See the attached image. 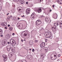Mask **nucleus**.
Wrapping results in <instances>:
<instances>
[{"label": "nucleus", "instance_id": "nucleus-1", "mask_svg": "<svg viewBox=\"0 0 62 62\" xmlns=\"http://www.w3.org/2000/svg\"><path fill=\"white\" fill-rule=\"evenodd\" d=\"M41 23V21L39 20H38L36 22V25H37L38 27L37 28L38 29L40 27V26H39Z\"/></svg>", "mask_w": 62, "mask_h": 62}, {"label": "nucleus", "instance_id": "nucleus-2", "mask_svg": "<svg viewBox=\"0 0 62 62\" xmlns=\"http://www.w3.org/2000/svg\"><path fill=\"white\" fill-rule=\"evenodd\" d=\"M29 35V32L28 31H26V33H24V34H22V37L23 39H25V37H26L27 36Z\"/></svg>", "mask_w": 62, "mask_h": 62}, {"label": "nucleus", "instance_id": "nucleus-3", "mask_svg": "<svg viewBox=\"0 0 62 62\" xmlns=\"http://www.w3.org/2000/svg\"><path fill=\"white\" fill-rule=\"evenodd\" d=\"M51 59L52 60H55L56 58V55L54 54V53L52 54L51 55Z\"/></svg>", "mask_w": 62, "mask_h": 62}, {"label": "nucleus", "instance_id": "nucleus-4", "mask_svg": "<svg viewBox=\"0 0 62 62\" xmlns=\"http://www.w3.org/2000/svg\"><path fill=\"white\" fill-rule=\"evenodd\" d=\"M10 42L11 45L13 46H14L15 45V44H16V42H15V41L11 39V40L10 41Z\"/></svg>", "mask_w": 62, "mask_h": 62}, {"label": "nucleus", "instance_id": "nucleus-5", "mask_svg": "<svg viewBox=\"0 0 62 62\" xmlns=\"http://www.w3.org/2000/svg\"><path fill=\"white\" fill-rule=\"evenodd\" d=\"M7 42H8V41L6 39H4L3 40L2 43L3 46H5V45H6Z\"/></svg>", "mask_w": 62, "mask_h": 62}, {"label": "nucleus", "instance_id": "nucleus-6", "mask_svg": "<svg viewBox=\"0 0 62 62\" xmlns=\"http://www.w3.org/2000/svg\"><path fill=\"white\" fill-rule=\"evenodd\" d=\"M17 9L18 11L19 12H22L23 10V8L21 7H18Z\"/></svg>", "mask_w": 62, "mask_h": 62}, {"label": "nucleus", "instance_id": "nucleus-7", "mask_svg": "<svg viewBox=\"0 0 62 62\" xmlns=\"http://www.w3.org/2000/svg\"><path fill=\"white\" fill-rule=\"evenodd\" d=\"M51 35H52V32H51L50 31H48L47 32V38H50Z\"/></svg>", "mask_w": 62, "mask_h": 62}, {"label": "nucleus", "instance_id": "nucleus-8", "mask_svg": "<svg viewBox=\"0 0 62 62\" xmlns=\"http://www.w3.org/2000/svg\"><path fill=\"white\" fill-rule=\"evenodd\" d=\"M26 11V14L28 15V14H29V13H30V12H29L30 11V8H28L27 9Z\"/></svg>", "mask_w": 62, "mask_h": 62}, {"label": "nucleus", "instance_id": "nucleus-9", "mask_svg": "<svg viewBox=\"0 0 62 62\" xmlns=\"http://www.w3.org/2000/svg\"><path fill=\"white\" fill-rule=\"evenodd\" d=\"M11 49V46L10 45H8L7 46V49L8 51H9Z\"/></svg>", "mask_w": 62, "mask_h": 62}, {"label": "nucleus", "instance_id": "nucleus-10", "mask_svg": "<svg viewBox=\"0 0 62 62\" xmlns=\"http://www.w3.org/2000/svg\"><path fill=\"white\" fill-rule=\"evenodd\" d=\"M4 58V59L5 60H8V56L5 54H3L2 56Z\"/></svg>", "mask_w": 62, "mask_h": 62}, {"label": "nucleus", "instance_id": "nucleus-11", "mask_svg": "<svg viewBox=\"0 0 62 62\" xmlns=\"http://www.w3.org/2000/svg\"><path fill=\"white\" fill-rule=\"evenodd\" d=\"M45 46V44L44 42L42 43L40 45V46L41 48H43Z\"/></svg>", "mask_w": 62, "mask_h": 62}, {"label": "nucleus", "instance_id": "nucleus-12", "mask_svg": "<svg viewBox=\"0 0 62 62\" xmlns=\"http://www.w3.org/2000/svg\"><path fill=\"white\" fill-rule=\"evenodd\" d=\"M23 24H20L18 25V27L20 29H22L23 28Z\"/></svg>", "mask_w": 62, "mask_h": 62}, {"label": "nucleus", "instance_id": "nucleus-13", "mask_svg": "<svg viewBox=\"0 0 62 62\" xmlns=\"http://www.w3.org/2000/svg\"><path fill=\"white\" fill-rule=\"evenodd\" d=\"M56 29L57 28H56V26H53L52 27V30L53 32H54V31H56Z\"/></svg>", "mask_w": 62, "mask_h": 62}, {"label": "nucleus", "instance_id": "nucleus-14", "mask_svg": "<svg viewBox=\"0 0 62 62\" xmlns=\"http://www.w3.org/2000/svg\"><path fill=\"white\" fill-rule=\"evenodd\" d=\"M54 25L55 26H57L58 25H59V22H56V23H54Z\"/></svg>", "mask_w": 62, "mask_h": 62}, {"label": "nucleus", "instance_id": "nucleus-15", "mask_svg": "<svg viewBox=\"0 0 62 62\" xmlns=\"http://www.w3.org/2000/svg\"><path fill=\"white\" fill-rule=\"evenodd\" d=\"M1 25L3 26H6L7 25V24L6 23H2L1 24Z\"/></svg>", "mask_w": 62, "mask_h": 62}, {"label": "nucleus", "instance_id": "nucleus-16", "mask_svg": "<svg viewBox=\"0 0 62 62\" xmlns=\"http://www.w3.org/2000/svg\"><path fill=\"white\" fill-rule=\"evenodd\" d=\"M31 19L32 20H33L35 19V17H34V14L33 13L31 16Z\"/></svg>", "mask_w": 62, "mask_h": 62}, {"label": "nucleus", "instance_id": "nucleus-17", "mask_svg": "<svg viewBox=\"0 0 62 62\" xmlns=\"http://www.w3.org/2000/svg\"><path fill=\"white\" fill-rule=\"evenodd\" d=\"M41 8H39L38 9V11H37L38 13H40L42 11Z\"/></svg>", "mask_w": 62, "mask_h": 62}, {"label": "nucleus", "instance_id": "nucleus-18", "mask_svg": "<svg viewBox=\"0 0 62 62\" xmlns=\"http://www.w3.org/2000/svg\"><path fill=\"white\" fill-rule=\"evenodd\" d=\"M51 22V20H50L49 18H47V23H49Z\"/></svg>", "mask_w": 62, "mask_h": 62}, {"label": "nucleus", "instance_id": "nucleus-19", "mask_svg": "<svg viewBox=\"0 0 62 62\" xmlns=\"http://www.w3.org/2000/svg\"><path fill=\"white\" fill-rule=\"evenodd\" d=\"M27 58L28 59H31V56L30 55H28L27 56Z\"/></svg>", "mask_w": 62, "mask_h": 62}, {"label": "nucleus", "instance_id": "nucleus-20", "mask_svg": "<svg viewBox=\"0 0 62 62\" xmlns=\"http://www.w3.org/2000/svg\"><path fill=\"white\" fill-rule=\"evenodd\" d=\"M13 52H10V53L8 55L11 57L13 55Z\"/></svg>", "mask_w": 62, "mask_h": 62}, {"label": "nucleus", "instance_id": "nucleus-21", "mask_svg": "<svg viewBox=\"0 0 62 62\" xmlns=\"http://www.w3.org/2000/svg\"><path fill=\"white\" fill-rule=\"evenodd\" d=\"M38 10V8H34V10L36 12H37Z\"/></svg>", "mask_w": 62, "mask_h": 62}, {"label": "nucleus", "instance_id": "nucleus-22", "mask_svg": "<svg viewBox=\"0 0 62 62\" xmlns=\"http://www.w3.org/2000/svg\"><path fill=\"white\" fill-rule=\"evenodd\" d=\"M12 29H13V28L12 27H10L9 28V30H10L11 31H12Z\"/></svg>", "mask_w": 62, "mask_h": 62}, {"label": "nucleus", "instance_id": "nucleus-23", "mask_svg": "<svg viewBox=\"0 0 62 62\" xmlns=\"http://www.w3.org/2000/svg\"><path fill=\"white\" fill-rule=\"evenodd\" d=\"M3 34L2 30L0 28V34Z\"/></svg>", "mask_w": 62, "mask_h": 62}, {"label": "nucleus", "instance_id": "nucleus-24", "mask_svg": "<svg viewBox=\"0 0 62 62\" xmlns=\"http://www.w3.org/2000/svg\"><path fill=\"white\" fill-rule=\"evenodd\" d=\"M33 42V40H31L29 42L30 44V45H32V42Z\"/></svg>", "mask_w": 62, "mask_h": 62}, {"label": "nucleus", "instance_id": "nucleus-25", "mask_svg": "<svg viewBox=\"0 0 62 62\" xmlns=\"http://www.w3.org/2000/svg\"><path fill=\"white\" fill-rule=\"evenodd\" d=\"M44 51H45V53H47V47H44Z\"/></svg>", "mask_w": 62, "mask_h": 62}, {"label": "nucleus", "instance_id": "nucleus-26", "mask_svg": "<svg viewBox=\"0 0 62 62\" xmlns=\"http://www.w3.org/2000/svg\"><path fill=\"white\" fill-rule=\"evenodd\" d=\"M60 27H62V21L61 22L60 24Z\"/></svg>", "mask_w": 62, "mask_h": 62}, {"label": "nucleus", "instance_id": "nucleus-27", "mask_svg": "<svg viewBox=\"0 0 62 62\" xmlns=\"http://www.w3.org/2000/svg\"><path fill=\"white\" fill-rule=\"evenodd\" d=\"M58 2L59 4H61V5L62 4V3L60 2V1H59V0L58 1Z\"/></svg>", "mask_w": 62, "mask_h": 62}, {"label": "nucleus", "instance_id": "nucleus-28", "mask_svg": "<svg viewBox=\"0 0 62 62\" xmlns=\"http://www.w3.org/2000/svg\"><path fill=\"white\" fill-rule=\"evenodd\" d=\"M28 6L30 7H32V4L31 3H29V4Z\"/></svg>", "mask_w": 62, "mask_h": 62}, {"label": "nucleus", "instance_id": "nucleus-29", "mask_svg": "<svg viewBox=\"0 0 62 62\" xmlns=\"http://www.w3.org/2000/svg\"><path fill=\"white\" fill-rule=\"evenodd\" d=\"M54 16H55V17H54L55 19H57V15H54Z\"/></svg>", "mask_w": 62, "mask_h": 62}, {"label": "nucleus", "instance_id": "nucleus-30", "mask_svg": "<svg viewBox=\"0 0 62 62\" xmlns=\"http://www.w3.org/2000/svg\"><path fill=\"white\" fill-rule=\"evenodd\" d=\"M11 50H12V51H13V52L14 53H15V50H14L13 49H12V48H11Z\"/></svg>", "mask_w": 62, "mask_h": 62}, {"label": "nucleus", "instance_id": "nucleus-31", "mask_svg": "<svg viewBox=\"0 0 62 62\" xmlns=\"http://www.w3.org/2000/svg\"><path fill=\"white\" fill-rule=\"evenodd\" d=\"M34 42L35 43H37L38 42V40H35Z\"/></svg>", "mask_w": 62, "mask_h": 62}, {"label": "nucleus", "instance_id": "nucleus-32", "mask_svg": "<svg viewBox=\"0 0 62 62\" xmlns=\"http://www.w3.org/2000/svg\"><path fill=\"white\" fill-rule=\"evenodd\" d=\"M13 1H14L15 2H18V0H13Z\"/></svg>", "mask_w": 62, "mask_h": 62}, {"label": "nucleus", "instance_id": "nucleus-33", "mask_svg": "<svg viewBox=\"0 0 62 62\" xmlns=\"http://www.w3.org/2000/svg\"><path fill=\"white\" fill-rule=\"evenodd\" d=\"M51 11H52V10L51 9L49 11L48 13H50V12H51Z\"/></svg>", "mask_w": 62, "mask_h": 62}, {"label": "nucleus", "instance_id": "nucleus-34", "mask_svg": "<svg viewBox=\"0 0 62 62\" xmlns=\"http://www.w3.org/2000/svg\"><path fill=\"white\" fill-rule=\"evenodd\" d=\"M6 36V37H9V34H7Z\"/></svg>", "mask_w": 62, "mask_h": 62}, {"label": "nucleus", "instance_id": "nucleus-35", "mask_svg": "<svg viewBox=\"0 0 62 62\" xmlns=\"http://www.w3.org/2000/svg\"><path fill=\"white\" fill-rule=\"evenodd\" d=\"M12 35L13 36H14V35H15V34L14 33H13L12 34Z\"/></svg>", "mask_w": 62, "mask_h": 62}, {"label": "nucleus", "instance_id": "nucleus-36", "mask_svg": "<svg viewBox=\"0 0 62 62\" xmlns=\"http://www.w3.org/2000/svg\"><path fill=\"white\" fill-rule=\"evenodd\" d=\"M40 56H41L42 57L43 56V54H41L40 55Z\"/></svg>", "mask_w": 62, "mask_h": 62}, {"label": "nucleus", "instance_id": "nucleus-37", "mask_svg": "<svg viewBox=\"0 0 62 62\" xmlns=\"http://www.w3.org/2000/svg\"><path fill=\"white\" fill-rule=\"evenodd\" d=\"M8 20H9V19H10V17H9V16H8Z\"/></svg>", "mask_w": 62, "mask_h": 62}, {"label": "nucleus", "instance_id": "nucleus-38", "mask_svg": "<svg viewBox=\"0 0 62 62\" xmlns=\"http://www.w3.org/2000/svg\"><path fill=\"white\" fill-rule=\"evenodd\" d=\"M61 56V55H60V54H58V57H60V56Z\"/></svg>", "mask_w": 62, "mask_h": 62}, {"label": "nucleus", "instance_id": "nucleus-39", "mask_svg": "<svg viewBox=\"0 0 62 62\" xmlns=\"http://www.w3.org/2000/svg\"><path fill=\"white\" fill-rule=\"evenodd\" d=\"M26 4L27 5H28V2H26Z\"/></svg>", "mask_w": 62, "mask_h": 62}, {"label": "nucleus", "instance_id": "nucleus-40", "mask_svg": "<svg viewBox=\"0 0 62 62\" xmlns=\"http://www.w3.org/2000/svg\"><path fill=\"white\" fill-rule=\"evenodd\" d=\"M35 51V50L34 49H32V51L33 52H34Z\"/></svg>", "mask_w": 62, "mask_h": 62}, {"label": "nucleus", "instance_id": "nucleus-41", "mask_svg": "<svg viewBox=\"0 0 62 62\" xmlns=\"http://www.w3.org/2000/svg\"><path fill=\"white\" fill-rule=\"evenodd\" d=\"M21 41L22 42H23V40L22 39H21Z\"/></svg>", "mask_w": 62, "mask_h": 62}, {"label": "nucleus", "instance_id": "nucleus-42", "mask_svg": "<svg viewBox=\"0 0 62 62\" xmlns=\"http://www.w3.org/2000/svg\"><path fill=\"white\" fill-rule=\"evenodd\" d=\"M0 37H3V35H0Z\"/></svg>", "mask_w": 62, "mask_h": 62}, {"label": "nucleus", "instance_id": "nucleus-43", "mask_svg": "<svg viewBox=\"0 0 62 62\" xmlns=\"http://www.w3.org/2000/svg\"><path fill=\"white\" fill-rule=\"evenodd\" d=\"M13 18L14 19H15V18H16V17L15 16H14L13 17Z\"/></svg>", "mask_w": 62, "mask_h": 62}, {"label": "nucleus", "instance_id": "nucleus-44", "mask_svg": "<svg viewBox=\"0 0 62 62\" xmlns=\"http://www.w3.org/2000/svg\"><path fill=\"white\" fill-rule=\"evenodd\" d=\"M41 0H38V1L39 2H41Z\"/></svg>", "mask_w": 62, "mask_h": 62}, {"label": "nucleus", "instance_id": "nucleus-45", "mask_svg": "<svg viewBox=\"0 0 62 62\" xmlns=\"http://www.w3.org/2000/svg\"><path fill=\"white\" fill-rule=\"evenodd\" d=\"M52 7L53 8H54V5H53Z\"/></svg>", "mask_w": 62, "mask_h": 62}, {"label": "nucleus", "instance_id": "nucleus-46", "mask_svg": "<svg viewBox=\"0 0 62 62\" xmlns=\"http://www.w3.org/2000/svg\"><path fill=\"white\" fill-rule=\"evenodd\" d=\"M5 29H7V27H5Z\"/></svg>", "mask_w": 62, "mask_h": 62}, {"label": "nucleus", "instance_id": "nucleus-47", "mask_svg": "<svg viewBox=\"0 0 62 62\" xmlns=\"http://www.w3.org/2000/svg\"><path fill=\"white\" fill-rule=\"evenodd\" d=\"M12 16H10V18H12Z\"/></svg>", "mask_w": 62, "mask_h": 62}, {"label": "nucleus", "instance_id": "nucleus-48", "mask_svg": "<svg viewBox=\"0 0 62 62\" xmlns=\"http://www.w3.org/2000/svg\"><path fill=\"white\" fill-rule=\"evenodd\" d=\"M57 61H60V60H59V59L57 60Z\"/></svg>", "mask_w": 62, "mask_h": 62}, {"label": "nucleus", "instance_id": "nucleus-49", "mask_svg": "<svg viewBox=\"0 0 62 62\" xmlns=\"http://www.w3.org/2000/svg\"><path fill=\"white\" fill-rule=\"evenodd\" d=\"M8 44H9V43H10L9 42H8Z\"/></svg>", "mask_w": 62, "mask_h": 62}, {"label": "nucleus", "instance_id": "nucleus-50", "mask_svg": "<svg viewBox=\"0 0 62 62\" xmlns=\"http://www.w3.org/2000/svg\"><path fill=\"white\" fill-rule=\"evenodd\" d=\"M8 27H9V26H10V25L8 24Z\"/></svg>", "mask_w": 62, "mask_h": 62}, {"label": "nucleus", "instance_id": "nucleus-51", "mask_svg": "<svg viewBox=\"0 0 62 62\" xmlns=\"http://www.w3.org/2000/svg\"><path fill=\"white\" fill-rule=\"evenodd\" d=\"M41 17H44V16L42 15L41 16Z\"/></svg>", "mask_w": 62, "mask_h": 62}, {"label": "nucleus", "instance_id": "nucleus-52", "mask_svg": "<svg viewBox=\"0 0 62 62\" xmlns=\"http://www.w3.org/2000/svg\"><path fill=\"white\" fill-rule=\"evenodd\" d=\"M46 40H47V39H45V42H46L47 41Z\"/></svg>", "mask_w": 62, "mask_h": 62}, {"label": "nucleus", "instance_id": "nucleus-53", "mask_svg": "<svg viewBox=\"0 0 62 62\" xmlns=\"http://www.w3.org/2000/svg\"><path fill=\"white\" fill-rule=\"evenodd\" d=\"M46 18L45 19V21L46 22V21H47V20H46Z\"/></svg>", "mask_w": 62, "mask_h": 62}, {"label": "nucleus", "instance_id": "nucleus-54", "mask_svg": "<svg viewBox=\"0 0 62 62\" xmlns=\"http://www.w3.org/2000/svg\"><path fill=\"white\" fill-rule=\"evenodd\" d=\"M19 19H20V18H19V17H18V20H19Z\"/></svg>", "mask_w": 62, "mask_h": 62}, {"label": "nucleus", "instance_id": "nucleus-55", "mask_svg": "<svg viewBox=\"0 0 62 62\" xmlns=\"http://www.w3.org/2000/svg\"><path fill=\"white\" fill-rule=\"evenodd\" d=\"M21 4H23V2H21Z\"/></svg>", "mask_w": 62, "mask_h": 62}, {"label": "nucleus", "instance_id": "nucleus-56", "mask_svg": "<svg viewBox=\"0 0 62 62\" xmlns=\"http://www.w3.org/2000/svg\"><path fill=\"white\" fill-rule=\"evenodd\" d=\"M24 15H23V16H22V17H24Z\"/></svg>", "mask_w": 62, "mask_h": 62}, {"label": "nucleus", "instance_id": "nucleus-57", "mask_svg": "<svg viewBox=\"0 0 62 62\" xmlns=\"http://www.w3.org/2000/svg\"><path fill=\"white\" fill-rule=\"evenodd\" d=\"M15 21H17V19H15Z\"/></svg>", "mask_w": 62, "mask_h": 62}, {"label": "nucleus", "instance_id": "nucleus-58", "mask_svg": "<svg viewBox=\"0 0 62 62\" xmlns=\"http://www.w3.org/2000/svg\"><path fill=\"white\" fill-rule=\"evenodd\" d=\"M24 41H25L26 40L24 39Z\"/></svg>", "mask_w": 62, "mask_h": 62}, {"label": "nucleus", "instance_id": "nucleus-59", "mask_svg": "<svg viewBox=\"0 0 62 62\" xmlns=\"http://www.w3.org/2000/svg\"><path fill=\"white\" fill-rule=\"evenodd\" d=\"M8 14H7V16H8Z\"/></svg>", "mask_w": 62, "mask_h": 62}, {"label": "nucleus", "instance_id": "nucleus-60", "mask_svg": "<svg viewBox=\"0 0 62 62\" xmlns=\"http://www.w3.org/2000/svg\"><path fill=\"white\" fill-rule=\"evenodd\" d=\"M30 50V51H31V49H29Z\"/></svg>", "mask_w": 62, "mask_h": 62}, {"label": "nucleus", "instance_id": "nucleus-61", "mask_svg": "<svg viewBox=\"0 0 62 62\" xmlns=\"http://www.w3.org/2000/svg\"><path fill=\"white\" fill-rule=\"evenodd\" d=\"M60 8H61V6H60Z\"/></svg>", "mask_w": 62, "mask_h": 62}, {"label": "nucleus", "instance_id": "nucleus-62", "mask_svg": "<svg viewBox=\"0 0 62 62\" xmlns=\"http://www.w3.org/2000/svg\"><path fill=\"white\" fill-rule=\"evenodd\" d=\"M8 14H9V13H8Z\"/></svg>", "mask_w": 62, "mask_h": 62}, {"label": "nucleus", "instance_id": "nucleus-63", "mask_svg": "<svg viewBox=\"0 0 62 62\" xmlns=\"http://www.w3.org/2000/svg\"><path fill=\"white\" fill-rule=\"evenodd\" d=\"M48 1H50V0H48Z\"/></svg>", "mask_w": 62, "mask_h": 62}, {"label": "nucleus", "instance_id": "nucleus-64", "mask_svg": "<svg viewBox=\"0 0 62 62\" xmlns=\"http://www.w3.org/2000/svg\"><path fill=\"white\" fill-rule=\"evenodd\" d=\"M52 39V38H51V39Z\"/></svg>", "mask_w": 62, "mask_h": 62}]
</instances>
